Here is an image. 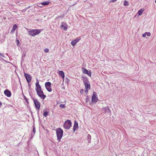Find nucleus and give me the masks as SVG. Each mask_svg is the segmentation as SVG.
Wrapping results in <instances>:
<instances>
[{
  "label": "nucleus",
  "instance_id": "14",
  "mask_svg": "<svg viewBox=\"0 0 156 156\" xmlns=\"http://www.w3.org/2000/svg\"><path fill=\"white\" fill-rule=\"evenodd\" d=\"M102 110L103 111L105 112V113H109L110 112V110L108 107H106L103 108Z\"/></svg>",
  "mask_w": 156,
  "mask_h": 156
},
{
  "label": "nucleus",
  "instance_id": "15",
  "mask_svg": "<svg viewBox=\"0 0 156 156\" xmlns=\"http://www.w3.org/2000/svg\"><path fill=\"white\" fill-rule=\"evenodd\" d=\"M25 76L27 82H30L31 81V78L30 76L27 74H25Z\"/></svg>",
  "mask_w": 156,
  "mask_h": 156
},
{
  "label": "nucleus",
  "instance_id": "23",
  "mask_svg": "<svg viewBox=\"0 0 156 156\" xmlns=\"http://www.w3.org/2000/svg\"><path fill=\"white\" fill-rule=\"evenodd\" d=\"M83 81L84 83V84H85L86 83H88L89 82V81H88V80L86 78H85L83 79Z\"/></svg>",
  "mask_w": 156,
  "mask_h": 156
},
{
  "label": "nucleus",
  "instance_id": "8",
  "mask_svg": "<svg viewBox=\"0 0 156 156\" xmlns=\"http://www.w3.org/2000/svg\"><path fill=\"white\" fill-rule=\"evenodd\" d=\"M82 71L83 73L86 74L89 76H91V73L90 71H88L87 69L83 67L82 68Z\"/></svg>",
  "mask_w": 156,
  "mask_h": 156
},
{
  "label": "nucleus",
  "instance_id": "1",
  "mask_svg": "<svg viewBox=\"0 0 156 156\" xmlns=\"http://www.w3.org/2000/svg\"><path fill=\"white\" fill-rule=\"evenodd\" d=\"M28 30V34L29 35L34 36L40 34L41 30L40 29H26Z\"/></svg>",
  "mask_w": 156,
  "mask_h": 156
},
{
  "label": "nucleus",
  "instance_id": "18",
  "mask_svg": "<svg viewBox=\"0 0 156 156\" xmlns=\"http://www.w3.org/2000/svg\"><path fill=\"white\" fill-rule=\"evenodd\" d=\"M144 9H141L140 10H139L138 12V14L139 16H140L142 15L143 12L144 11Z\"/></svg>",
  "mask_w": 156,
  "mask_h": 156
},
{
  "label": "nucleus",
  "instance_id": "12",
  "mask_svg": "<svg viewBox=\"0 0 156 156\" xmlns=\"http://www.w3.org/2000/svg\"><path fill=\"white\" fill-rule=\"evenodd\" d=\"M49 3H50V2L49 1H47L44 2H42L41 3H38V6L41 7L42 6H40V5H48Z\"/></svg>",
  "mask_w": 156,
  "mask_h": 156
},
{
  "label": "nucleus",
  "instance_id": "33",
  "mask_svg": "<svg viewBox=\"0 0 156 156\" xmlns=\"http://www.w3.org/2000/svg\"><path fill=\"white\" fill-rule=\"evenodd\" d=\"M116 0H112L111 1V2H115Z\"/></svg>",
  "mask_w": 156,
  "mask_h": 156
},
{
  "label": "nucleus",
  "instance_id": "24",
  "mask_svg": "<svg viewBox=\"0 0 156 156\" xmlns=\"http://www.w3.org/2000/svg\"><path fill=\"white\" fill-rule=\"evenodd\" d=\"M123 5L125 6H128L129 5L128 2L126 1H125Z\"/></svg>",
  "mask_w": 156,
  "mask_h": 156
},
{
  "label": "nucleus",
  "instance_id": "16",
  "mask_svg": "<svg viewBox=\"0 0 156 156\" xmlns=\"http://www.w3.org/2000/svg\"><path fill=\"white\" fill-rule=\"evenodd\" d=\"M58 73L59 75L61 76L63 79H64L65 77L64 73L63 71H59Z\"/></svg>",
  "mask_w": 156,
  "mask_h": 156
},
{
  "label": "nucleus",
  "instance_id": "22",
  "mask_svg": "<svg viewBox=\"0 0 156 156\" xmlns=\"http://www.w3.org/2000/svg\"><path fill=\"white\" fill-rule=\"evenodd\" d=\"M17 28V26L16 24H15L13 25L12 28V30L14 31Z\"/></svg>",
  "mask_w": 156,
  "mask_h": 156
},
{
  "label": "nucleus",
  "instance_id": "32",
  "mask_svg": "<svg viewBox=\"0 0 156 156\" xmlns=\"http://www.w3.org/2000/svg\"><path fill=\"white\" fill-rule=\"evenodd\" d=\"M16 42H17V45L18 46L20 43V41L19 40H17Z\"/></svg>",
  "mask_w": 156,
  "mask_h": 156
},
{
  "label": "nucleus",
  "instance_id": "13",
  "mask_svg": "<svg viewBox=\"0 0 156 156\" xmlns=\"http://www.w3.org/2000/svg\"><path fill=\"white\" fill-rule=\"evenodd\" d=\"M5 94L8 97H10L11 96V93L8 90H6L4 91Z\"/></svg>",
  "mask_w": 156,
  "mask_h": 156
},
{
  "label": "nucleus",
  "instance_id": "4",
  "mask_svg": "<svg viewBox=\"0 0 156 156\" xmlns=\"http://www.w3.org/2000/svg\"><path fill=\"white\" fill-rule=\"evenodd\" d=\"M37 95L41 98L44 99L45 98L46 96L44 94L43 91L41 90L40 91L39 90L36 91Z\"/></svg>",
  "mask_w": 156,
  "mask_h": 156
},
{
  "label": "nucleus",
  "instance_id": "20",
  "mask_svg": "<svg viewBox=\"0 0 156 156\" xmlns=\"http://www.w3.org/2000/svg\"><path fill=\"white\" fill-rule=\"evenodd\" d=\"M46 89L47 90L49 91V92H50L52 91V89L51 88V86L50 87H45Z\"/></svg>",
  "mask_w": 156,
  "mask_h": 156
},
{
  "label": "nucleus",
  "instance_id": "6",
  "mask_svg": "<svg viewBox=\"0 0 156 156\" xmlns=\"http://www.w3.org/2000/svg\"><path fill=\"white\" fill-rule=\"evenodd\" d=\"M84 85L85 89V92L87 94L88 92V90L90 89V84L89 82L86 83L84 84Z\"/></svg>",
  "mask_w": 156,
  "mask_h": 156
},
{
  "label": "nucleus",
  "instance_id": "17",
  "mask_svg": "<svg viewBox=\"0 0 156 156\" xmlns=\"http://www.w3.org/2000/svg\"><path fill=\"white\" fill-rule=\"evenodd\" d=\"M78 127V124L77 122H75L73 126V130L75 131L76 129Z\"/></svg>",
  "mask_w": 156,
  "mask_h": 156
},
{
  "label": "nucleus",
  "instance_id": "28",
  "mask_svg": "<svg viewBox=\"0 0 156 156\" xmlns=\"http://www.w3.org/2000/svg\"><path fill=\"white\" fill-rule=\"evenodd\" d=\"M49 50L48 48H46L44 50V51L46 53H48L49 52Z\"/></svg>",
  "mask_w": 156,
  "mask_h": 156
},
{
  "label": "nucleus",
  "instance_id": "11",
  "mask_svg": "<svg viewBox=\"0 0 156 156\" xmlns=\"http://www.w3.org/2000/svg\"><path fill=\"white\" fill-rule=\"evenodd\" d=\"M80 40V39H75L73 41H71V44L73 46L74 45H75L76 44V43L79 41Z\"/></svg>",
  "mask_w": 156,
  "mask_h": 156
},
{
  "label": "nucleus",
  "instance_id": "9",
  "mask_svg": "<svg viewBox=\"0 0 156 156\" xmlns=\"http://www.w3.org/2000/svg\"><path fill=\"white\" fill-rule=\"evenodd\" d=\"M98 100L96 93L94 92L92 97V101L93 102L96 103Z\"/></svg>",
  "mask_w": 156,
  "mask_h": 156
},
{
  "label": "nucleus",
  "instance_id": "25",
  "mask_svg": "<svg viewBox=\"0 0 156 156\" xmlns=\"http://www.w3.org/2000/svg\"><path fill=\"white\" fill-rule=\"evenodd\" d=\"M59 107L61 108H64L65 107V105L63 104H61L60 105Z\"/></svg>",
  "mask_w": 156,
  "mask_h": 156
},
{
  "label": "nucleus",
  "instance_id": "34",
  "mask_svg": "<svg viewBox=\"0 0 156 156\" xmlns=\"http://www.w3.org/2000/svg\"><path fill=\"white\" fill-rule=\"evenodd\" d=\"M2 105V103L0 101V108L1 107Z\"/></svg>",
  "mask_w": 156,
  "mask_h": 156
},
{
  "label": "nucleus",
  "instance_id": "5",
  "mask_svg": "<svg viewBox=\"0 0 156 156\" xmlns=\"http://www.w3.org/2000/svg\"><path fill=\"white\" fill-rule=\"evenodd\" d=\"M33 100L36 109L37 110H39L40 107V103L38 101L37 99H33Z\"/></svg>",
  "mask_w": 156,
  "mask_h": 156
},
{
  "label": "nucleus",
  "instance_id": "10",
  "mask_svg": "<svg viewBox=\"0 0 156 156\" xmlns=\"http://www.w3.org/2000/svg\"><path fill=\"white\" fill-rule=\"evenodd\" d=\"M61 28H63L65 31L67 29L68 26L66 23H62L60 26Z\"/></svg>",
  "mask_w": 156,
  "mask_h": 156
},
{
  "label": "nucleus",
  "instance_id": "29",
  "mask_svg": "<svg viewBox=\"0 0 156 156\" xmlns=\"http://www.w3.org/2000/svg\"><path fill=\"white\" fill-rule=\"evenodd\" d=\"M0 56H2V57L5 58V56L3 54H2L1 53H0Z\"/></svg>",
  "mask_w": 156,
  "mask_h": 156
},
{
  "label": "nucleus",
  "instance_id": "3",
  "mask_svg": "<svg viewBox=\"0 0 156 156\" xmlns=\"http://www.w3.org/2000/svg\"><path fill=\"white\" fill-rule=\"evenodd\" d=\"M71 121L69 120L66 121L64 124L63 127L66 129H69L71 126Z\"/></svg>",
  "mask_w": 156,
  "mask_h": 156
},
{
  "label": "nucleus",
  "instance_id": "2",
  "mask_svg": "<svg viewBox=\"0 0 156 156\" xmlns=\"http://www.w3.org/2000/svg\"><path fill=\"white\" fill-rule=\"evenodd\" d=\"M56 132L57 139L59 142L63 136V131L60 128H58L57 129Z\"/></svg>",
  "mask_w": 156,
  "mask_h": 156
},
{
  "label": "nucleus",
  "instance_id": "21",
  "mask_svg": "<svg viewBox=\"0 0 156 156\" xmlns=\"http://www.w3.org/2000/svg\"><path fill=\"white\" fill-rule=\"evenodd\" d=\"M87 140H88V142L89 143H90L91 139V136L90 134H89L87 136Z\"/></svg>",
  "mask_w": 156,
  "mask_h": 156
},
{
  "label": "nucleus",
  "instance_id": "35",
  "mask_svg": "<svg viewBox=\"0 0 156 156\" xmlns=\"http://www.w3.org/2000/svg\"><path fill=\"white\" fill-rule=\"evenodd\" d=\"M155 3H156V0H155Z\"/></svg>",
  "mask_w": 156,
  "mask_h": 156
},
{
  "label": "nucleus",
  "instance_id": "30",
  "mask_svg": "<svg viewBox=\"0 0 156 156\" xmlns=\"http://www.w3.org/2000/svg\"><path fill=\"white\" fill-rule=\"evenodd\" d=\"M33 132L34 133H35L36 132V130H35V127H34L33 128Z\"/></svg>",
  "mask_w": 156,
  "mask_h": 156
},
{
  "label": "nucleus",
  "instance_id": "19",
  "mask_svg": "<svg viewBox=\"0 0 156 156\" xmlns=\"http://www.w3.org/2000/svg\"><path fill=\"white\" fill-rule=\"evenodd\" d=\"M51 85V83L50 82H46L45 83V87H50Z\"/></svg>",
  "mask_w": 156,
  "mask_h": 156
},
{
  "label": "nucleus",
  "instance_id": "7",
  "mask_svg": "<svg viewBox=\"0 0 156 156\" xmlns=\"http://www.w3.org/2000/svg\"><path fill=\"white\" fill-rule=\"evenodd\" d=\"M36 88L35 89L36 91L41 90V86L39 84V82L37 79V81L35 83Z\"/></svg>",
  "mask_w": 156,
  "mask_h": 156
},
{
  "label": "nucleus",
  "instance_id": "26",
  "mask_svg": "<svg viewBox=\"0 0 156 156\" xmlns=\"http://www.w3.org/2000/svg\"><path fill=\"white\" fill-rule=\"evenodd\" d=\"M48 114V113L46 112H45L44 113L43 115L44 117H46L47 116Z\"/></svg>",
  "mask_w": 156,
  "mask_h": 156
},
{
  "label": "nucleus",
  "instance_id": "31",
  "mask_svg": "<svg viewBox=\"0 0 156 156\" xmlns=\"http://www.w3.org/2000/svg\"><path fill=\"white\" fill-rule=\"evenodd\" d=\"M146 33H145L142 34V37H145L146 36Z\"/></svg>",
  "mask_w": 156,
  "mask_h": 156
},
{
  "label": "nucleus",
  "instance_id": "27",
  "mask_svg": "<svg viewBox=\"0 0 156 156\" xmlns=\"http://www.w3.org/2000/svg\"><path fill=\"white\" fill-rule=\"evenodd\" d=\"M145 33H146V35L147 36L150 37L151 35V34L149 32H146Z\"/></svg>",
  "mask_w": 156,
  "mask_h": 156
}]
</instances>
